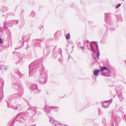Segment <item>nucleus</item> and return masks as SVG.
<instances>
[{"label": "nucleus", "instance_id": "24", "mask_svg": "<svg viewBox=\"0 0 126 126\" xmlns=\"http://www.w3.org/2000/svg\"><path fill=\"white\" fill-rule=\"evenodd\" d=\"M100 56V53L99 51H98V52L97 54V59H99V56Z\"/></svg>", "mask_w": 126, "mask_h": 126}, {"label": "nucleus", "instance_id": "47", "mask_svg": "<svg viewBox=\"0 0 126 126\" xmlns=\"http://www.w3.org/2000/svg\"><path fill=\"white\" fill-rule=\"evenodd\" d=\"M2 98V96L0 98V100L1 99V98Z\"/></svg>", "mask_w": 126, "mask_h": 126}, {"label": "nucleus", "instance_id": "29", "mask_svg": "<svg viewBox=\"0 0 126 126\" xmlns=\"http://www.w3.org/2000/svg\"><path fill=\"white\" fill-rule=\"evenodd\" d=\"M43 28V26L42 25H40L39 27V28L40 30H41Z\"/></svg>", "mask_w": 126, "mask_h": 126}, {"label": "nucleus", "instance_id": "20", "mask_svg": "<svg viewBox=\"0 0 126 126\" xmlns=\"http://www.w3.org/2000/svg\"><path fill=\"white\" fill-rule=\"evenodd\" d=\"M66 39L68 40L70 38V36L69 33L66 35Z\"/></svg>", "mask_w": 126, "mask_h": 126}, {"label": "nucleus", "instance_id": "33", "mask_svg": "<svg viewBox=\"0 0 126 126\" xmlns=\"http://www.w3.org/2000/svg\"><path fill=\"white\" fill-rule=\"evenodd\" d=\"M84 42L85 43H87V44L90 43V42H89V41L88 40H87L86 41H84Z\"/></svg>", "mask_w": 126, "mask_h": 126}, {"label": "nucleus", "instance_id": "35", "mask_svg": "<svg viewBox=\"0 0 126 126\" xmlns=\"http://www.w3.org/2000/svg\"><path fill=\"white\" fill-rule=\"evenodd\" d=\"M3 43L2 40L1 38L0 37V43Z\"/></svg>", "mask_w": 126, "mask_h": 126}, {"label": "nucleus", "instance_id": "11", "mask_svg": "<svg viewBox=\"0 0 126 126\" xmlns=\"http://www.w3.org/2000/svg\"><path fill=\"white\" fill-rule=\"evenodd\" d=\"M105 21L108 23L109 21H110V14L109 13H105Z\"/></svg>", "mask_w": 126, "mask_h": 126}, {"label": "nucleus", "instance_id": "21", "mask_svg": "<svg viewBox=\"0 0 126 126\" xmlns=\"http://www.w3.org/2000/svg\"><path fill=\"white\" fill-rule=\"evenodd\" d=\"M92 42H94L95 43V45H96V46L97 47L98 51H99L98 47V44H97V42H94V41Z\"/></svg>", "mask_w": 126, "mask_h": 126}, {"label": "nucleus", "instance_id": "10", "mask_svg": "<svg viewBox=\"0 0 126 126\" xmlns=\"http://www.w3.org/2000/svg\"><path fill=\"white\" fill-rule=\"evenodd\" d=\"M112 101V100H109L108 101H105L104 102H102L103 107L105 108L108 107Z\"/></svg>", "mask_w": 126, "mask_h": 126}, {"label": "nucleus", "instance_id": "18", "mask_svg": "<svg viewBox=\"0 0 126 126\" xmlns=\"http://www.w3.org/2000/svg\"><path fill=\"white\" fill-rule=\"evenodd\" d=\"M118 95L119 96V98L120 99V101H122L124 99V98L122 94L119 95L118 94Z\"/></svg>", "mask_w": 126, "mask_h": 126}, {"label": "nucleus", "instance_id": "7", "mask_svg": "<svg viewBox=\"0 0 126 126\" xmlns=\"http://www.w3.org/2000/svg\"><path fill=\"white\" fill-rule=\"evenodd\" d=\"M31 91L32 92H33L36 93H38L39 92L41 91L40 90H39L37 88V85L36 84H32L31 85Z\"/></svg>", "mask_w": 126, "mask_h": 126}, {"label": "nucleus", "instance_id": "32", "mask_svg": "<svg viewBox=\"0 0 126 126\" xmlns=\"http://www.w3.org/2000/svg\"><path fill=\"white\" fill-rule=\"evenodd\" d=\"M58 31H57L54 34L55 36H57L58 34Z\"/></svg>", "mask_w": 126, "mask_h": 126}, {"label": "nucleus", "instance_id": "1", "mask_svg": "<svg viewBox=\"0 0 126 126\" xmlns=\"http://www.w3.org/2000/svg\"><path fill=\"white\" fill-rule=\"evenodd\" d=\"M58 109L59 108L58 107L47 106L46 105L45 107L43 109V110L45 111L47 114L49 118V121L50 123L52 124L53 126H57L58 125H60L62 126H66V125L65 124L58 122L54 120V119L51 117L50 114V112L51 110H53L54 111H57Z\"/></svg>", "mask_w": 126, "mask_h": 126}, {"label": "nucleus", "instance_id": "5", "mask_svg": "<svg viewBox=\"0 0 126 126\" xmlns=\"http://www.w3.org/2000/svg\"><path fill=\"white\" fill-rule=\"evenodd\" d=\"M12 87L14 89L16 90H18V91L19 92L18 94L19 96H21L23 94V89L21 88L18 83H16L12 85Z\"/></svg>", "mask_w": 126, "mask_h": 126}, {"label": "nucleus", "instance_id": "31", "mask_svg": "<svg viewBox=\"0 0 126 126\" xmlns=\"http://www.w3.org/2000/svg\"><path fill=\"white\" fill-rule=\"evenodd\" d=\"M58 61L61 62H62V60L61 58H59V59H58Z\"/></svg>", "mask_w": 126, "mask_h": 126}, {"label": "nucleus", "instance_id": "2", "mask_svg": "<svg viewBox=\"0 0 126 126\" xmlns=\"http://www.w3.org/2000/svg\"><path fill=\"white\" fill-rule=\"evenodd\" d=\"M39 80L43 84H45L47 80V73L45 72L44 68L43 67L40 72V75Z\"/></svg>", "mask_w": 126, "mask_h": 126}, {"label": "nucleus", "instance_id": "51", "mask_svg": "<svg viewBox=\"0 0 126 126\" xmlns=\"http://www.w3.org/2000/svg\"><path fill=\"white\" fill-rule=\"evenodd\" d=\"M10 126H12V125H11Z\"/></svg>", "mask_w": 126, "mask_h": 126}, {"label": "nucleus", "instance_id": "44", "mask_svg": "<svg viewBox=\"0 0 126 126\" xmlns=\"http://www.w3.org/2000/svg\"><path fill=\"white\" fill-rule=\"evenodd\" d=\"M117 118L118 119H119V117L118 116L117 117Z\"/></svg>", "mask_w": 126, "mask_h": 126}, {"label": "nucleus", "instance_id": "43", "mask_svg": "<svg viewBox=\"0 0 126 126\" xmlns=\"http://www.w3.org/2000/svg\"><path fill=\"white\" fill-rule=\"evenodd\" d=\"M87 47L89 49H90V48L87 45Z\"/></svg>", "mask_w": 126, "mask_h": 126}, {"label": "nucleus", "instance_id": "26", "mask_svg": "<svg viewBox=\"0 0 126 126\" xmlns=\"http://www.w3.org/2000/svg\"><path fill=\"white\" fill-rule=\"evenodd\" d=\"M121 5V4H118L117 5L116 7L115 8V9H117Z\"/></svg>", "mask_w": 126, "mask_h": 126}, {"label": "nucleus", "instance_id": "3", "mask_svg": "<svg viewBox=\"0 0 126 126\" xmlns=\"http://www.w3.org/2000/svg\"><path fill=\"white\" fill-rule=\"evenodd\" d=\"M40 108L35 107L30 108L27 110V113H29L30 112V115L33 116L35 115L37 112L38 114H41V112L40 111Z\"/></svg>", "mask_w": 126, "mask_h": 126}, {"label": "nucleus", "instance_id": "48", "mask_svg": "<svg viewBox=\"0 0 126 126\" xmlns=\"http://www.w3.org/2000/svg\"><path fill=\"white\" fill-rule=\"evenodd\" d=\"M13 16H15V14H13Z\"/></svg>", "mask_w": 126, "mask_h": 126}, {"label": "nucleus", "instance_id": "15", "mask_svg": "<svg viewBox=\"0 0 126 126\" xmlns=\"http://www.w3.org/2000/svg\"><path fill=\"white\" fill-rule=\"evenodd\" d=\"M9 23L11 24L13 23L14 24H17L18 22V20H12L8 22Z\"/></svg>", "mask_w": 126, "mask_h": 126}, {"label": "nucleus", "instance_id": "12", "mask_svg": "<svg viewBox=\"0 0 126 126\" xmlns=\"http://www.w3.org/2000/svg\"><path fill=\"white\" fill-rule=\"evenodd\" d=\"M32 63L30 64L29 66V74L30 76L31 75L35 73V72H34V69H31V68L32 66Z\"/></svg>", "mask_w": 126, "mask_h": 126}, {"label": "nucleus", "instance_id": "36", "mask_svg": "<svg viewBox=\"0 0 126 126\" xmlns=\"http://www.w3.org/2000/svg\"><path fill=\"white\" fill-rule=\"evenodd\" d=\"M81 49L83 50H84V47H83L80 46Z\"/></svg>", "mask_w": 126, "mask_h": 126}, {"label": "nucleus", "instance_id": "39", "mask_svg": "<svg viewBox=\"0 0 126 126\" xmlns=\"http://www.w3.org/2000/svg\"><path fill=\"white\" fill-rule=\"evenodd\" d=\"M18 58H19V59L20 60V56H18ZM22 60V58H21V59H20V60L21 61V60Z\"/></svg>", "mask_w": 126, "mask_h": 126}, {"label": "nucleus", "instance_id": "27", "mask_svg": "<svg viewBox=\"0 0 126 126\" xmlns=\"http://www.w3.org/2000/svg\"><path fill=\"white\" fill-rule=\"evenodd\" d=\"M89 45L90 46V47L91 48V49H92V51L94 52H95V51L93 49V48L92 47V46L90 44H89Z\"/></svg>", "mask_w": 126, "mask_h": 126}, {"label": "nucleus", "instance_id": "19", "mask_svg": "<svg viewBox=\"0 0 126 126\" xmlns=\"http://www.w3.org/2000/svg\"><path fill=\"white\" fill-rule=\"evenodd\" d=\"M35 13L34 11H32L30 14V16H31L34 17L35 16Z\"/></svg>", "mask_w": 126, "mask_h": 126}, {"label": "nucleus", "instance_id": "17", "mask_svg": "<svg viewBox=\"0 0 126 126\" xmlns=\"http://www.w3.org/2000/svg\"><path fill=\"white\" fill-rule=\"evenodd\" d=\"M105 70H107L108 71H109V70H110L109 69H108L105 66H103L101 68V72H102Z\"/></svg>", "mask_w": 126, "mask_h": 126}, {"label": "nucleus", "instance_id": "30", "mask_svg": "<svg viewBox=\"0 0 126 126\" xmlns=\"http://www.w3.org/2000/svg\"><path fill=\"white\" fill-rule=\"evenodd\" d=\"M110 29L111 31H113L115 30V29L114 28H110Z\"/></svg>", "mask_w": 126, "mask_h": 126}, {"label": "nucleus", "instance_id": "40", "mask_svg": "<svg viewBox=\"0 0 126 126\" xmlns=\"http://www.w3.org/2000/svg\"><path fill=\"white\" fill-rule=\"evenodd\" d=\"M94 58L95 60H96V61L97 62V59H96V57H94Z\"/></svg>", "mask_w": 126, "mask_h": 126}, {"label": "nucleus", "instance_id": "6", "mask_svg": "<svg viewBox=\"0 0 126 126\" xmlns=\"http://www.w3.org/2000/svg\"><path fill=\"white\" fill-rule=\"evenodd\" d=\"M30 112H29V113H27H27L25 114L23 113H19L17 115L16 117L15 118L13 122V123L15 120L18 117L24 119H27L28 116H32L30 115Z\"/></svg>", "mask_w": 126, "mask_h": 126}, {"label": "nucleus", "instance_id": "46", "mask_svg": "<svg viewBox=\"0 0 126 126\" xmlns=\"http://www.w3.org/2000/svg\"><path fill=\"white\" fill-rule=\"evenodd\" d=\"M4 69H5V70H6V68H5Z\"/></svg>", "mask_w": 126, "mask_h": 126}, {"label": "nucleus", "instance_id": "38", "mask_svg": "<svg viewBox=\"0 0 126 126\" xmlns=\"http://www.w3.org/2000/svg\"><path fill=\"white\" fill-rule=\"evenodd\" d=\"M59 50H60V51L61 52L60 54L61 55L62 54V51H61V48H59Z\"/></svg>", "mask_w": 126, "mask_h": 126}, {"label": "nucleus", "instance_id": "9", "mask_svg": "<svg viewBox=\"0 0 126 126\" xmlns=\"http://www.w3.org/2000/svg\"><path fill=\"white\" fill-rule=\"evenodd\" d=\"M30 36L29 35H27L26 36H24V37H22L21 39H19V42L20 43L23 42V44H24V42H23L24 40L25 41H27L29 40L30 39Z\"/></svg>", "mask_w": 126, "mask_h": 126}, {"label": "nucleus", "instance_id": "34", "mask_svg": "<svg viewBox=\"0 0 126 126\" xmlns=\"http://www.w3.org/2000/svg\"><path fill=\"white\" fill-rule=\"evenodd\" d=\"M5 24H6L5 23H4V26L3 27H6L5 26ZM12 26V25H11L10 26H7V27H10V26Z\"/></svg>", "mask_w": 126, "mask_h": 126}, {"label": "nucleus", "instance_id": "50", "mask_svg": "<svg viewBox=\"0 0 126 126\" xmlns=\"http://www.w3.org/2000/svg\"><path fill=\"white\" fill-rule=\"evenodd\" d=\"M4 16V15H3L2 16Z\"/></svg>", "mask_w": 126, "mask_h": 126}, {"label": "nucleus", "instance_id": "13", "mask_svg": "<svg viewBox=\"0 0 126 126\" xmlns=\"http://www.w3.org/2000/svg\"><path fill=\"white\" fill-rule=\"evenodd\" d=\"M110 70H109L108 73L102 72L101 75L104 76L110 77Z\"/></svg>", "mask_w": 126, "mask_h": 126}, {"label": "nucleus", "instance_id": "25", "mask_svg": "<svg viewBox=\"0 0 126 126\" xmlns=\"http://www.w3.org/2000/svg\"><path fill=\"white\" fill-rule=\"evenodd\" d=\"M2 9L3 10L5 9L6 11H7L8 10V8L7 7H3Z\"/></svg>", "mask_w": 126, "mask_h": 126}, {"label": "nucleus", "instance_id": "41", "mask_svg": "<svg viewBox=\"0 0 126 126\" xmlns=\"http://www.w3.org/2000/svg\"><path fill=\"white\" fill-rule=\"evenodd\" d=\"M1 94L2 95H3V91H2V92H1Z\"/></svg>", "mask_w": 126, "mask_h": 126}, {"label": "nucleus", "instance_id": "16", "mask_svg": "<svg viewBox=\"0 0 126 126\" xmlns=\"http://www.w3.org/2000/svg\"><path fill=\"white\" fill-rule=\"evenodd\" d=\"M99 70L97 69L96 70H95L93 72L94 74V75L96 76H98L99 74Z\"/></svg>", "mask_w": 126, "mask_h": 126}, {"label": "nucleus", "instance_id": "23", "mask_svg": "<svg viewBox=\"0 0 126 126\" xmlns=\"http://www.w3.org/2000/svg\"><path fill=\"white\" fill-rule=\"evenodd\" d=\"M18 74L19 75V78H21L23 76V75L21 74L20 72H19L18 73Z\"/></svg>", "mask_w": 126, "mask_h": 126}, {"label": "nucleus", "instance_id": "14", "mask_svg": "<svg viewBox=\"0 0 126 126\" xmlns=\"http://www.w3.org/2000/svg\"><path fill=\"white\" fill-rule=\"evenodd\" d=\"M56 47H55L53 49L52 54L53 55V57L55 58H56L57 56V53H56Z\"/></svg>", "mask_w": 126, "mask_h": 126}, {"label": "nucleus", "instance_id": "37", "mask_svg": "<svg viewBox=\"0 0 126 126\" xmlns=\"http://www.w3.org/2000/svg\"><path fill=\"white\" fill-rule=\"evenodd\" d=\"M0 82L1 83H3V84H4V81H3V80L2 79L0 81Z\"/></svg>", "mask_w": 126, "mask_h": 126}, {"label": "nucleus", "instance_id": "22", "mask_svg": "<svg viewBox=\"0 0 126 126\" xmlns=\"http://www.w3.org/2000/svg\"><path fill=\"white\" fill-rule=\"evenodd\" d=\"M16 94H14L11 97L12 98V99H13L14 98H17V95L15 96L16 95Z\"/></svg>", "mask_w": 126, "mask_h": 126}, {"label": "nucleus", "instance_id": "8", "mask_svg": "<svg viewBox=\"0 0 126 126\" xmlns=\"http://www.w3.org/2000/svg\"><path fill=\"white\" fill-rule=\"evenodd\" d=\"M44 39H34L33 40V41L35 42L33 46H36L38 47H40L41 45L40 43H39V42H43L44 41Z\"/></svg>", "mask_w": 126, "mask_h": 126}, {"label": "nucleus", "instance_id": "49", "mask_svg": "<svg viewBox=\"0 0 126 126\" xmlns=\"http://www.w3.org/2000/svg\"><path fill=\"white\" fill-rule=\"evenodd\" d=\"M20 14H22V13H20Z\"/></svg>", "mask_w": 126, "mask_h": 126}, {"label": "nucleus", "instance_id": "4", "mask_svg": "<svg viewBox=\"0 0 126 126\" xmlns=\"http://www.w3.org/2000/svg\"><path fill=\"white\" fill-rule=\"evenodd\" d=\"M10 97L8 98V101H6V102L7 103V107L8 108H10L15 110H17V109L19 110H20L21 109V105H17L16 106H15V104H11V106L9 105V102L12 100L10 98Z\"/></svg>", "mask_w": 126, "mask_h": 126}, {"label": "nucleus", "instance_id": "28", "mask_svg": "<svg viewBox=\"0 0 126 126\" xmlns=\"http://www.w3.org/2000/svg\"><path fill=\"white\" fill-rule=\"evenodd\" d=\"M99 114V115H102V114L103 112H102L100 110H98Z\"/></svg>", "mask_w": 126, "mask_h": 126}, {"label": "nucleus", "instance_id": "42", "mask_svg": "<svg viewBox=\"0 0 126 126\" xmlns=\"http://www.w3.org/2000/svg\"><path fill=\"white\" fill-rule=\"evenodd\" d=\"M85 43L84 42H83V44L84 46H85Z\"/></svg>", "mask_w": 126, "mask_h": 126}, {"label": "nucleus", "instance_id": "45", "mask_svg": "<svg viewBox=\"0 0 126 126\" xmlns=\"http://www.w3.org/2000/svg\"><path fill=\"white\" fill-rule=\"evenodd\" d=\"M2 66L4 67V65H2Z\"/></svg>", "mask_w": 126, "mask_h": 126}]
</instances>
